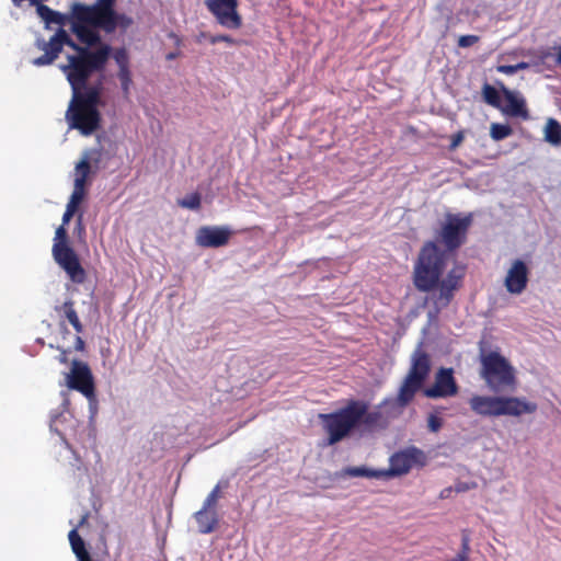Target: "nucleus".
<instances>
[{"label":"nucleus","mask_w":561,"mask_h":561,"mask_svg":"<svg viewBox=\"0 0 561 561\" xmlns=\"http://www.w3.org/2000/svg\"><path fill=\"white\" fill-rule=\"evenodd\" d=\"M85 519H87V516H83L80 524L82 525L85 522Z\"/></svg>","instance_id":"nucleus-48"},{"label":"nucleus","mask_w":561,"mask_h":561,"mask_svg":"<svg viewBox=\"0 0 561 561\" xmlns=\"http://www.w3.org/2000/svg\"><path fill=\"white\" fill-rule=\"evenodd\" d=\"M58 360L61 363V364H67L68 363V351L67 350H61L59 356H58Z\"/></svg>","instance_id":"nucleus-45"},{"label":"nucleus","mask_w":561,"mask_h":561,"mask_svg":"<svg viewBox=\"0 0 561 561\" xmlns=\"http://www.w3.org/2000/svg\"><path fill=\"white\" fill-rule=\"evenodd\" d=\"M112 57L115 60L118 70L130 68L129 55L125 47L115 48L113 50Z\"/></svg>","instance_id":"nucleus-31"},{"label":"nucleus","mask_w":561,"mask_h":561,"mask_svg":"<svg viewBox=\"0 0 561 561\" xmlns=\"http://www.w3.org/2000/svg\"><path fill=\"white\" fill-rule=\"evenodd\" d=\"M469 541H470V539L467 535L462 536L461 550L451 561H468L469 560V551H470Z\"/></svg>","instance_id":"nucleus-36"},{"label":"nucleus","mask_w":561,"mask_h":561,"mask_svg":"<svg viewBox=\"0 0 561 561\" xmlns=\"http://www.w3.org/2000/svg\"><path fill=\"white\" fill-rule=\"evenodd\" d=\"M113 0H96L87 5L76 2L72 4V33L78 41L87 46L101 44L99 30L106 34L115 32Z\"/></svg>","instance_id":"nucleus-2"},{"label":"nucleus","mask_w":561,"mask_h":561,"mask_svg":"<svg viewBox=\"0 0 561 561\" xmlns=\"http://www.w3.org/2000/svg\"><path fill=\"white\" fill-rule=\"evenodd\" d=\"M360 410L355 409L352 400L342 409L327 414H320L323 430L327 433V445H335L358 428Z\"/></svg>","instance_id":"nucleus-6"},{"label":"nucleus","mask_w":561,"mask_h":561,"mask_svg":"<svg viewBox=\"0 0 561 561\" xmlns=\"http://www.w3.org/2000/svg\"><path fill=\"white\" fill-rule=\"evenodd\" d=\"M556 62H557L558 65H561V48L559 49V51H558V54H557Z\"/></svg>","instance_id":"nucleus-47"},{"label":"nucleus","mask_w":561,"mask_h":561,"mask_svg":"<svg viewBox=\"0 0 561 561\" xmlns=\"http://www.w3.org/2000/svg\"><path fill=\"white\" fill-rule=\"evenodd\" d=\"M114 24H115V30L117 27L122 28V30H127L131 24H133V19L129 18L128 15L124 14V13H118L116 12V10L114 9Z\"/></svg>","instance_id":"nucleus-35"},{"label":"nucleus","mask_w":561,"mask_h":561,"mask_svg":"<svg viewBox=\"0 0 561 561\" xmlns=\"http://www.w3.org/2000/svg\"><path fill=\"white\" fill-rule=\"evenodd\" d=\"M96 49L92 46H80L75 55L67 56V64L60 66L71 89L75 87H85L90 77L94 72H101L105 69L112 54V47L107 44H99Z\"/></svg>","instance_id":"nucleus-3"},{"label":"nucleus","mask_w":561,"mask_h":561,"mask_svg":"<svg viewBox=\"0 0 561 561\" xmlns=\"http://www.w3.org/2000/svg\"><path fill=\"white\" fill-rule=\"evenodd\" d=\"M205 4L221 26L229 30L241 27L242 18L238 13V0H206Z\"/></svg>","instance_id":"nucleus-11"},{"label":"nucleus","mask_w":561,"mask_h":561,"mask_svg":"<svg viewBox=\"0 0 561 561\" xmlns=\"http://www.w3.org/2000/svg\"><path fill=\"white\" fill-rule=\"evenodd\" d=\"M51 253L55 262L66 272L71 282L84 283L87 273L78 254L68 242V232L64 225L56 229Z\"/></svg>","instance_id":"nucleus-9"},{"label":"nucleus","mask_w":561,"mask_h":561,"mask_svg":"<svg viewBox=\"0 0 561 561\" xmlns=\"http://www.w3.org/2000/svg\"><path fill=\"white\" fill-rule=\"evenodd\" d=\"M526 67H527V64L520 62V64H517V65H502V66H499L497 70L500 72H502V73L513 75L518 69H523V68H526Z\"/></svg>","instance_id":"nucleus-40"},{"label":"nucleus","mask_w":561,"mask_h":561,"mask_svg":"<svg viewBox=\"0 0 561 561\" xmlns=\"http://www.w3.org/2000/svg\"><path fill=\"white\" fill-rule=\"evenodd\" d=\"M35 47L38 50L44 51V54L39 57H36L32 60V64L36 67H44L51 65L60 55L62 51L61 49H58L56 53L53 51V46L50 45V38L48 41H45L42 37H37L35 41Z\"/></svg>","instance_id":"nucleus-21"},{"label":"nucleus","mask_w":561,"mask_h":561,"mask_svg":"<svg viewBox=\"0 0 561 561\" xmlns=\"http://www.w3.org/2000/svg\"><path fill=\"white\" fill-rule=\"evenodd\" d=\"M471 411L483 417H497L502 415L520 416L533 414L538 405L525 398L503 396L474 394L469 400Z\"/></svg>","instance_id":"nucleus-4"},{"label":"nucleus","mask_w":561,"mask_h":561,"mask_svg":"<svg viewBox=\"0 0 561 561\" xmlns=\"http://www.w3.org/2000/svg\"><path fill=\"white\" fill-rule=\"evenodd\" d=\"M76 230L78 231L79 234L84 233V226H83V216H82V214H79V216L77 218Z\"/></svg>","instance_id":"nucleus-42"},{"label":"nucleus","mask_w":561,"mask_h":561,"mask_svg":"<svg viewBox=\"0 0 561 561\" xmlns=\"http://www.w3.org/2000/svg\"><path fill=\"white\" fill-rule=\"evenodd\" d=\"M431 371L430 355L417 348L411 357V367L405 376L402 385L400 386L397 401L394 404L408 405L414 399L416 392L422 388Z\"/></svg>","instance_id":"nucleus-8"},{"label":"nucleus","mask_w":561,"mask_h":561,"mask_svg":"<svg viewBox=\"0 0 561 561\" xmlns=\"http://www.w3.org/2000/svg\"><path fill=\"white\" fill-rule=\"evenodd\" d=\"M482 379L494 392L505 390L514 391L517 386L515 368L499 352L492 351L481 354Z\"/></svg>","instance_id":"nucleus-5"},{"label":"nucleus","mask_w":561,"mask_h":561,"mask_svg":"<svg viewBox=\"0 0 561 561\" xmlns=\"http://www.w3.org/2000/svg\"><path fill=\"white\" fill-rule=\"evenodd\" d=\"M194 518L198 526L201 534L213 533L219 523L218 513L215 508H208L203 506L199 511L194 514Z\"/></svg>","instance_id":"nucleus-20"},{"label":"nucleus","mask_w":561,"mask_h":561,"mask_svg":"<svg viewBox=\"0 0 561 561\" xmlns=\"http://www.w3.org/2000/svg\"><path fill=\"white\" fill-rule=\"evenodd\" d=\"M528 276L529 268L527 264L519 259L513 261L504 279L506 290L513 295L522 294L527 288Z\"/></svg>","instance_id":"nucleus-15"},{"label":"nucleus","mask_w":561,"mask_h":561,"mask_svg":"<svg viewBox=\"0 0 561 561\" xmlns=\"http://www.w3.org/2000/svg\"><path fill=\"white\" fill-rule=\"evenodd\" d=\"M482 96L485 103L489 105L500 108L501 98L499 91L489 83H484L482 87Z\"/></svg>","instance_id":"nucleus-27"},{"label":"nucleus","mask_w":561,"mask_h":561,"mask_svg":"<svg viewBox=\"0 0 561 561\" xmlns=\"http://www.w3.org/2000/svg\"><path fill=\"white\" fill-rule=\"evenodd\" d=\"M178 204L183 208L196 210L201 207V195L198 193H192L180 199Z\"/></svg>","instance_id":"nucleus-33"},{"label":"nucleus","mask_w":561,"mask_h":561,"mask_svg":"<svg viewBox=\"0 0 561 561\" xmlns=\"http://www.w3.org/2000/svg\"><path fill=\"white\" fill-rule=\"evenodd\" d=\"M480 37L477 35H461L458 38V46L461 48L471 47L479 42Z\"/></svg>","instance_id":"nucleus-38"},{"label":"nucleus","mask_w":561,"mask_h":561,"mask_svg":"<svg viewBox=\"0 0 561 561\" xmlns=\"http://www.w3.org/2000/svg\"><path fill=\"white\" fill-rule=\"evenodd\" d=\"M345 472L351 477L380 478L385 476L383 471L373 470L366 467H350Z\"/></svg>","instance_id":"nucleus-30"},{"label":"nucleus","mask_w":561,"mask_h":561,"mask_svg":"<svg viewBox=\"0 0 561 561\" xmlns=\"http://www.w3.org/2000/svg\"><path fill=\"white\" fill-rule=\"evenodd\" d=\"M72 96L81 100L84 103L93 105L99 108L101 104V85H87L75 87L71 89Z\"/></svg>","instance_id":"nucleus-22"},{"label":"nucleus","mask_w":561,"mask_h":561,"mask_svg":"<svg viewBox=\"0 0 561 561\" xmlns=\"http://www.w3.org/2000/svg\"><path fill=\"white\" fill-rule=\"evenodd\" d=\"M168 37L173 39V42H174L176 47H180L182 45V38L178 34H175L174 32H170L168 34Z\"/></svg>","instance_id":"nucleus-44"},{"label":"nucleus","mask_w":561,"mask_h":561,"mask_svg":"<svg viewBox=\"0 0 561 561\" xmlns=\"http://www.w3.org/2000/svg\"><path fill=\"white\" fill-rule=\"evenodd\" d=\"M67 386L70 389L81 392L88 399L95 396L93 376L87 363L75 359L71 370L67 375Z\"/></svg>","instance_id":"nucleus-12"},{"label":"nucleus","mask_w":561,"mask_h":561,"mask_svg":"<svg viewBox=\"0 0 561 561\" xmlns=\"http://www.w3.org/2000/svg\"><path fill=\"white\" fill-rule=\"evenodd\" d=\"M465 139V134L462 130L457 131L451 136V141L449 148L451 150L456 149Z\"/></svg>","instance_id":"nucleus-41"},{"label":"nucleus","mask_w":561,"mask_h":561,"mask_svg":"<svg viewBox=\"0 0 561 561\" xmlns=\"http://www.w3.org/2000/svg\"><path fill=\"white\" fill-rule=\"evenodd\" d=\"M117 78L121 82V88L125 96L129 95L130 87L133 84L130 68L117 71Z\"/></svg>","instance_id":"nucleus-32"},{"label":"nucleus","mask_w":561,"mask_h":561,"mask_svg":"<svg viewBox=\"0 0 561 561\" xmlns=\"http://www.w3.org/2000/svg\"><path fill=\"white\" fill-rule=\"evenodd\" d=\"M114 2H116V0H113Z\"/></svg>","instance_id":"nucleus-49"},{"label":"nucleus","mask_w":561,"mask_h":561,"mask_svg":"<svg viewBox=\"0 0 561 561\" xmlns=\"http://www.w3.org/2000/svg\"><path fill=\"white\" fill-rule=\"evenodd\" d=\"M423 451L417 448H411L403 451L396 453L390 458L389 471L385 472L389 476H402L408 473L411 468L421 461Z\"/></svg>","instance_id":"nucleus-16"},{"label":"nucleus","mask_w":561,"mask_h":561,"mask_svg":"<svg viewBox=\"0 0 561 561\" xmlns=\"http://www.w3.org/2000/svg\"><path fill=\"white\" fill-rule=\"evenodd\" d=\"M501 90L506 102L505 106L501 107L502 112L508 116L527 119L529 115L525 100L503 84Z\"/></svg>","instance_id":"nucleus-17"},{"label":"nucleus","mask_w":561,"mask_h":561,"mask_svg":"<svg viewBox=\"0 0 561 561\" xmlns=\"http://www.w3.org/2000/svg\"><path fill=\"white\" fill-rule=\"evenodd\" d=\"M65 118L70 128L83 136H90L101 127V113L98 107L71 95Z\"/></svg>","instance_id":"nucleus-10"},{"label":"nucleus","mask_w":561,"mask_h":561,"mask_svg":"<svg viewBox=\"0 0 561 561\" xmlns=\"http://www.w3.org/2000/svg\"><path fill=\"white\" fill-rule=\"evenodd\" d=\"M36 13L45 22L46 28H49L51 24H56L59 26L70 24V30L72 31V10L69 14H64L50 9L46 4L38 2L36 4Z\"/></svg>","instance_id":"nucleus-18"},{"label":"nucleus","mask_w":561,"mask_h":561,"mask_svg":"<svg viewBox=\"0 0 561 561\" xmlns=\"http://www.w3.org/2000/svg\"><path fill=\"white\" fill-rule=\"evenodd\" d=\"M84 198L79 197L77 195H70L69 202L67 204L66 210L62 215V225L66 226L70 219L73 217L76 211L78 210L80 204Z\"/></svg>","instance_id":"nucleus-29"},{"label":"nucleus","mask_w":561,"mask_h":561,"mask_svg":"<svg viewBox=\"0 0 561 561\" xmlns=\"http://www.w3.org/2000/svg\"><path fill=\"white\" fill-rule=\"evenodd\" d=\"M209 42L211 44H217V43H220V42H225L229 45H237L239 44V42L237 39H234L233 37L229 36V35H225V34H220V35H210L209 37Z\"/></svg>","instance_id":"nucleus-39"},{"label":"nucleus","mask_w":561,"mask_h":561,"mask_svg":"<svg viewBox=\"0 0 561 561\" xmlns=\"http://www.w3.org/2000/svg\"><path fill=\"white\" fill-rule=\"evenodd\" d=\"M181 55V51L180 50H175V51H170L165 55V59L167 60H174L176 59L178 57H180Z\"/></svg>","instance_id":"nucleus-46"},{"label":"nucleus","mask_w":561,"mask_h":561,"mask_svg":"<svg viewBox=\"0 0 561 561\" xmlns=\"http://www.w3.org/2000/svg\"><path fill=\"white\" fill-rule=\"evenodd\" d=\"M55 311L68 320L77 334H81L83 332V324L80 321L72 299H67L60 306H56Z\"/></svg>","instance_id":"nucleus-23"},{"label":"nucleus","mask_w":561,"mask_h":561,"mask_svg":"<svg viewBox=\"0 0 561 561\" xmlns=\"http://www.w3.org/2000/svg\"><path fill=\"white\" fill-rule=\"evenodd\" d=\"M458 393V385L454 377L453 368H440L435 376L432 387L424 390L427 398H447Z\"/></svg>","instance_id":"nucleus-13"},{"label":"nucleus","mask_w":561,"mask_h":561,"mask_svg":"<svg viewBox=\"0 0 561 561\" xmlns=\"http://www.w3.org/2000/svg\"><path fill=\"white\" fill-rule=\"evenodd\" d=\"M91 173V164L88 157L81 159L75 168V182H73V191L72 195H77L79 197L84 198L87 191L85 185L88 178Z\"/></svg>","instance_id":"nucleus-19"},{"label":"nucleus","mask_w":561,"mask_h":561,"mask_svg":"<svg viewBox=\"0 0 561 561\" xmlns=\"http://www.w3.org/2000/svg\"><path fill=\"white\" fill-rule=\"evenodd\" d=\"M230 237L228 227L203 226L197 230L195 241L202 248H220L228 244Z\"/></svg>","instance_id":"nucleus-14"},{"label":"nucleus","mask_w":561,"mask_h":561,"mask_svg":"<svg viewBox=\"0 0 561 561\" xmlns=\"http://www.w3.org/2000/svg\"><path fill=\"white\" fill-rule=\"evenodd\" d=\"M84 347H85V343L82 340V337L80 336V334H78L76 337L75 348H76V351L82 352L84 350Z\"/></svg>","instance_id":"nucleus-43"},{"label":"nucleus","mask_w":561,"mask_h":561,"mask_svg":"<svg viewBox=\"0 0 561 561\" xmlns=\"http://www.w3.org/2000/svg\"><path fill=\"white\" fill-rule=\"evenodd\" d=\"M443 426V420L435 413H431L427 417V427L431 432L437 433Z\"/></svg>","instance_id":"nucleus-37"},{"label":"nucleus","mask_w":561,"mask_h":561,"mask_svg":"<svg viewBox=\"0 0 561 561\" xmlns=\"http://www.w3.org/2000/svg\"><path fill=\"white\" fill-rule=\"evenodd\" d=\"M69 542L78 561H92L90 553L85 549L83 539L78 534L77 529H71L68 535Z\"/></svg>","instance_id":"nucleus-25"},{"label":"nucleus","mask_w":561,"mask_h":561,"mask_svg":"<svg viewBox=\"0 0 561 561\" xmlns=\"http://www.w3.org/2000/svg\"><path fill=\"white\" fill-rule=\"evenodd\" d=\"M513 129L510 125L492 123L490 127V136L493 140L500 141L511 136Z\"/></svg>","instance_id":"nucleus-28"},{"label":"nucleus","mask_w":561,"mask_h":561,"mask_svg":"<svg viewBox=\"0 0 561 561\" xmlns=\"http://www.w3.org/2000/svg\"><path fill=\"white\" fill-rule=\"evenodd\" d=\"M545 139L554 146L561 144V124L557 119H548L545 128Z\"/></svg>","instance_id":"nucleus-26"},{"label":"nucleus","mask_w":561,"mask_h":561,"mask_svg":"<svg viewBox=\"0 0 561 561\" xmlns=\"http://www.w3.org/2000/svg\"><path fill=\"white\" fill-rule=\"evenodd\" d=\"M397 398L385 399L377 409L369 411L368 403L362 400H352L355 409L363 411L358 420V428L363 432H374L388 427L390 420L399 417L407 405L394 404Z\"/></svg>","instance_id":"nucleus-7"},{"label":"nucleus","mask_w":561,"mask_h":561,"mask_svg":"<svg viewBox=\"0 0 561 561\" xmlns=\"http://www.w3.org/2000/svg\"><path fill=\"white\" fill-rule=\"evenodd\" d=\"M50 45L53 46V51H57L58 49H64V46H68L71 49L76 50L81 45L77 44L64 28V26H59L56 33L50 37Z\"/></svg>","instance_id":"nucleus-24"},{"label":"nucleus","mask_w":561,"mask_h":561,"mask_svg":"<svg viewBox=\"0 0 561 561\" xmlns=\"http://www.w3.org/2000/svg\"><path fill=\"white\" fill-rule=\"evenodd\" d=\"M471 225L472 214H447L437 233V239L445 250L435 241H426L417 254L413 266V285L421 293L437 290L432 296L437 311L447 308L455 293L462 286L466 274L463 267L455 266L444 278L443 275L448 262V252H454L466 243Z\"/></svg>","instance_id":"nucleus-1"},{"label":"nucleus","mask_w":561,"mask_h":561,"mask_svg":"<svg viewBox=\"0 0 561 561\" xmlns=\"http://www.w3.org/2000/svg\"><path fill=\"white\" fill-rule=\"evenodd\" d=\"M221 497L220 485L217 484L205 499L203 506L217 510L218 500Z\"/></svg>","instance_id":"nucleus-34"}]
</instances>
